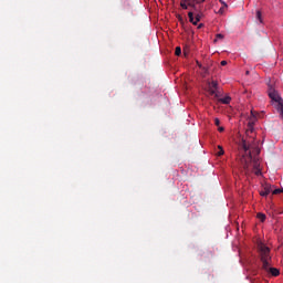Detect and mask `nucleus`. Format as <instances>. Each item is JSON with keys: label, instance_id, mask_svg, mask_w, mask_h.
<instances>
[{"label": "nucleus", "instance_id": "1", "mask_svg": "<svg viewBox=\"0 0 283 283\" xmlns=\"http://www.w3.org/2000/svg\"><path fill=\"white\" fill-rule=\"evenodd\" d=\"M243 149H244L245 154H248V160L244 159L243 169L245 171H249V169L252 165L253 174H255V176H261L262 170L260 169V161L258 160V158H253V155L251 154V151H249L250 147L247 146V143L243 144Z\"/></svg>", "mask_w": 283, "mask_h": 283}, {"label": "nucleus", "instance_id": "2", "mask_svg": "<svg viewBox=\"0 0 283 283\" xmlns=\"http://www.w3.org/2000/svg\"><path fill=\"white\" fill-rule=\"evenodd\" d=\"M258 251L261 258L263 271H269V266H271V249L261 242L258 243Z\"/></svg>", "mask_w": 283, "mask_h": 283}, {"label": "nucleus", "instance_id": "3", "mask_svg": "<svg viewBox=\"0 0 283 283\" xmlns=\"http://www.w3.org/2000/svg\"><path fill=\"white\" fill-rule=\"evenodd\" d=\"M202 17H205V13H202V11L188 12V18L192 25H198V23H200V21L202 20Z\"/></svg>", "mask_w": 283, "mask_h": 283}, {"label": "nucleus", "instance_id": "4", "mask_svg": "<svg viewBox=\"0 0 283 283\" xmlns=\"http://www.w3.org/2000/svg\"><path fill=\"white\" fill-rule=\"evenodd\" d=\"M269 97L274 101V103H283L282 97H280V94L276 93L275 88H270L269 90Z\"/></svg>", "mask_w": 283, "mask_h": 283}, {"label": "nucleus", "instance_id": "5", "mask_svg": "<svg viewBox=\"0 0 283 283\" xmlns=\"http://www.w3.org/2000/svg\"><path fill=\"white\" fill-rule=\"evenodd\" d=\"M209 90H210L211 96H214L216 90H218V82H216V81L210 82Z\"/></svg>", "mask_w": 283, "mask_h": 283}, {"label": "nucleus", "instance_id": "6", "mask_svg": "<svg viewBox=\"0 0 283 283\" xmlns=\"http://www.w3.org/2000/svg\"><path fill=\"white\" fill-rule=\"evenodd\" d=\"M265 271H268V273H271L273 277H277V275H280V270H277L276 268H271V265H269V269Z\"/></svg>", "mask_w": 283, "mask_h": 283}, {"label": "nucleus", "instance_id": "7", "mask_svg": "<svg viewBox=\"0 0 283 283\" xmlns=\"http://www.w3.org/2000/svg\"><path fill=\"white\" fill-rule=\"evenodd\" d=\"M271 191H273V189L271 188V186H265L264 190L260 192V196H269V193H271Z\"/></svg>", "mask_w": 283, "mask_h": 283}, {"label": "nucleus", "instance_id": "8", "mask_svg": "<svg viewBox=\"0 0 283 283\" xmlns=\"http://www.w3.org/2000/svg\"><path fill=\"white\" fill-rule=\"evenodd\" d=\"M219 103H222L223 105H229V103H231V96L220 98Z\"/></svg>", "mask_w": 283, "mask_h": 283}, {"label": "nucleus", "instance_id": "9", "mask_svg": "<svg viewBox=\"0 0 283 283\" xmlns=\"http://www.w3.org/2000/svg\"><path fill=\"white\" fill-rule=\"evenodd\" d=\"M208 74H209V67L207 66L201 67V75L203 76V78L208 76Z\"/></svg>", "mask_w": 283, "mask_h": 283}, {"label": "nucleus", "instance_id": "10", "mask_svg": "<svg viewBox=\"0 0 283 283\" xmlns=\"http://www.w3.org/2000/svg\"><path fill=\"white\" fill-rule=\"evenodd\" d=\"M256 218H258L260 221L264 222V220H266V214H264V213H262V212H259V213L256 214Z\"/></svg>", "mask_w": 283, "mask_h": 283}, {"label": "nucleus", "instance_id": "11", "mask_svg": "<svg viewBox=\"0 0 283 283\" xmlns=\"http://www.w3.org/2000/svg\"><path fill=\"white\" fill-rule=\"evenodd\" d=\"M175 54L176 56H180L182 54V49L180 46H176Z\"/></svg>", "mask_w": 283, "mask_h": 283}, {"label": "nucleus", "instance_id": "12", "mask_svg": "<svg viewBox=\"0 0 283 283\" xmlns=\"http://www.w3.org/2000/svg\"><path fill=\"white\" fill-rule=\"evenodd\" d=\"M219 151L217 153V156H224V149L222 146H218Z\"/></svg>", "mask_w": 283, "mask_h": 283}, {"label": "nucleus", "instance_id": "13", "mask_svg": "<svg viewBox=\"0 0 283 283\" xmlns=\"http://www.w3.org/2000/svg\"><path fill=\"white\" fill-rule=\"evenodd\" d=\"M180 6H181V8H182V10H188V6H187V1H185V0H182L181 2H180Z\"/></svg>", "mask_w": 283, "mask_h": 283}, {"label": "nucleus", "instance_id": "14", "mask_svg": "<svg viewBox=\"0 0 283 283\" xmlns=\"http://www.w3.org/2000/svg\"><path fill=\"white\" fill-rule=\"evenodd\" d=\"M224 10H227V4H223L218 11V14H224Z\"/></svg>", "mask_w": 283, "mask_h": 283}, {"label": "nucleus", "instance_id": "15", "mask_svg": "<svg viewBox=\"0 0 283 283\" xmlns=\"http://www.w3.org/2000/svg\"><path fill=\"white\" fill-rule=\"evenodd\" d=\"M190 8H192V11H190V12H202V10L198 9V7H196V4L190 6Z\"/></svg>", "mask_w": 283, "mask_h": 283}, {"label": "nucleus", "instance_id": "16", "mask_svg": "<svg viewBox=\"0 0 283 283\" xmlns=\"http://www.w3.org/2000/svg\"><path fill=\"white\" fill-rule=\"evenodd\" d=\"M256 19H258V21H260V23H262V12L261 11H256Z\"/></svg>", "mask_w": 283, "mask_h": 283}, {"label": "nucleus", "instance_id": "17", "mask_svg": "<svg viewBox=\"0 0 283 283\" xmlns=\"http://www.w3.org/2000/svg\"><path fill=\"white\" fill-rule=\"evenodd\" d=\"M283 192V189H274L272 191L273 196H277V193H282Z\"/></svg>", "mask_w": 283, "mask_h": 283}, {"label": "nucleus", "instance_id": "18", "mask_svg": "<svg viewBox=\"0 0 283 283\" xmlns=\"http://www.w3.org/2000/svg\"><path fill=\"white\" fill-rule=\"evenodd\" d=\"M189 7L195 6L196 0H185Z\"/></svg>", "mask_w": 283, "mask_h": 283}, {"label": "nucleus", "instance_id": "19", "mask_svg": "<svg viewBox=\"0 0 283 283\" xmlns=\"http://www.w3.org/2000/svg\"><path fill=\"white\" fill-rule=\"evenodd\" d=\"M216 38L217 39L214 41H218V39H224V35L222 33H218Z\"/></svg>", "mask_w": 283, "mask_h": 283}, {"label": "nucleus", "instance_id": "20", "mask_svg": "<svg viewBox=\"0 0 283 283\" xmlns=\"http://www.w3.org/2000/svg\"><path fill=\"white\" fill-rule=\"evenodd\" d=\"M214 125H216L217 127H220V119H219V118H214Z\"/></svg>", "mask_w": 283, "mask_h": 283}, {"label": "nucleus", "instance_id": "21", "mask_svg": "<svg viewBox=\"0 0 283 283\" xmlns=\"http://www.w3.org/2000/svg\"><path fill=\"white\" fill-rule=\"evenodd\" d=\"M218 132H220V133L224 132V127L219 126V127H218Z\"/></svg>", "mask_w": 283, "mask_h": 283}, {"label": "nucleus", "instance_id": "22", "mask_svg": "<svg viewBox=\"0 0 283 283\" xmlns=\"http://www.w3.org/2000/svg\"><path fill=\"white\" fill-rule=\"evenodd\" d=\"M195 3H205V0H195Z\"/></svg>", "mask_w": 283, "mask_h": 283}, {"label": "nucleus", "instance_id": "23", "mask_svg": "<svg viewBox=\"0 0 283 283\" xmlns=\"http://www.w3.org/2000/svg\"><path fill=\"white\" fill-rule=\"evenodd\" d=\"M197 65H198V67H200V70H202V67H205V66H202V64H200V62H198V61H197Z\"/></svg>", "mask_w": 283, "mask_h": 283}, {"label": "nucleus", "instance_id": "24", "mask_svg": "<svg viewBox=\"0 0 283 283\" xmlns=\"http://www.w3.org/2000/svg\"><path fill=\"white\" fill-rule=\"evenodd\" d=\"M221 65H222V66L227 65V61H224V60L221 61Z\"/></svg>", "mask_w": 283, "mask_h": 283}, {"label": "nucleus", "instance_id": "25", "mask_svg": "<svg viewBox=\"0 0 283 283\" xmlns=\"http://www.w3.org/2000/svg\"><path fill=\"white\" fill-rule=\"evenodd\" d=\"M250 129H253V124L249 123Z\"/></svg>", "mask_w": 283, "mask_h": 283}, {"label": "nucleus", "instance_id": "26", "mask_svg": "<svg viewBox=\"0 0 283 283\" xmlns=\"http://www.w3.org/2000/svg\"><path fill=\"white\" fill-rule=\"evenodd\" d=\"M220 3H222V6L227 4L224 1L220 0Z\"/></svg>", "mask_w": 283, "mask_h": 283}, {"label": "nucleus", "instance_id": "27", "mask_svg": "<svg viewBox=\"0 0 283 283\" xmlns=\"http://www.w3.org/2000/svg\"><path fill=\"white\" fill-rule=\"evenodd\" d=\"M203 25H205V24L201 23V24L198 25V28L200 29V28H202Z\"/></svg>", "mask_w": 283, "mask_h": 283}, {"label": "nucleus", "instance_id": "28", "mask_svg": "<svg viewBox=\"0 0 283 283\" xmlns=\"http://www.w3.org/2000/svg\"><path fill=\"white\" fill-rule=\"evenodd\" d=\"M245 74H249V71H247Z\"/></svg>", "mask_w": 283, "mask_h": 283}]
</instances>
